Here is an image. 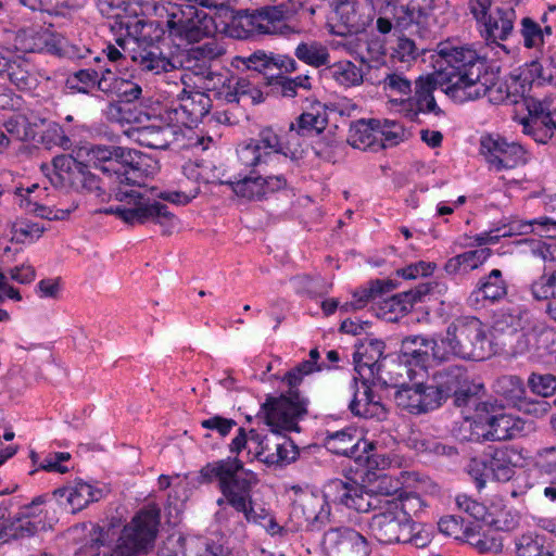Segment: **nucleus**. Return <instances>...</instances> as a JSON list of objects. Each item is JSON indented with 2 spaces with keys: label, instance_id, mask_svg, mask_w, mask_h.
Listing matches in <instances>:
<instances>
[{
  "label": "nucleus",
  "instance_id": "obj_28",
  "mask_svg": "<svg viewBox=\"0 0 556 556\" xmlns=\"http://www.w3.org/2000/svg\"><path fill=\"white\" fill-rule=\"evenodd\" d=\"M195 75L204 80V88L213 96L226 103H239L236 77L224 76L203 65L197 66Z\"/></svg>",
  "mask_w": 556,
  "mask_h": 556
},
{
  "label": "nucleus",
  "instance_id": "obj_15",
  "mask_svg": "<svg viewBox=\"0 0 556 556\" xmlns=\"http://www.w3.org/2000/svg\"><path fill=\"white\" fill-rule=\"evenodd\" d=\"M269 427L271 431L266 435L260 432H252V443H255L254 458L267 466H287L293 463L299 456V448L290 438L282 435L280 432L299 431L300 428Z\"/></svg>",
  "mask_w": 556,
  "mask_h": 556
},
{
  "label": "nucleus",
  "instance_id": "obj_47",
  "mask_svg": "<svg viewBox=\"0 0 556 556\" xmlns=\"http://www.w3.org/2000/svg\"><path fill=\"white\" fill-rule=\"evenodd\" d=\"M11 232L16 243L34 242L42 236L45 227L28 219H18L12 224Z\"/></svg>",
  "mask_w": 556,
  "mask_h": 556
},
{
  "label": "nucleus",
  "instance_id": "obj_23",
  "mask_svg": "<svg viewBox=\"0 0 556 556\" xmlns=\"http://www.w3.org/2000/svg\"><path fill=\"white\" fill-rule=\"evenodd\" d=\"M430 384H402L393 395L396 406L409 414L420 415L438 408L439 402Z\"/></svg>",
  "mask_w": 556,
  "mask_h": 556
},
{
  "label": "nucleus",
  "instance_id": "obj_13",
  "mask_svg": "<svg viewBox=\"0 0 556 556\" xmlns=\"http://www.w3.org/2000/svg\"><path fill=\"white\" fill-rule=\"evenodd\" d=\"M519 459L520 454L516 450L503 446L481 457L471 458L465 470L475 481L477 488L482 489L488 481H509L515 475Z\"/></svg>",
  "mask_w": 556,
  "mask_h": 556
},
{
  "label": "nucleus",
  "instance_id": "obj_1",
  "mask_svg": "<svg viewBox=\"0 0 556 556\" xmlns=\"http://www.w3.org/2000/svg\"><path fill=\"white\" fill-rule=\"evenodd\" d=\"M90 160L108 179L110 197L117 204L103 210L105 214L116 215L129 225H142L153 222L162 227L164 235H170L178 226V218L168 211L167 205L156 201L153 191L140 192L129 188L140 186L144 169L141 168V154L128 148L92 146Z\"/></svg>",
  "mask_w": 556,
  "mask_h": 556
},
{
  "label": "nucleus",
  "instance_id": "obj_24",
  "mask_svg": "<svg viewBox=\"0 0 556 556\" xmlns=\"http://www.w3.org/2000/svg\"><path fill=\"white\" fill-rule=\"evenodd\" d=\"M433 0H386L382 14L394 21V27L407 29L413 24L422 23V18L432 9Z\"/></svg>",
  "mask_w": 556,
  "mask_h": 556
},
{
  "label": "nucleus",
  "instance_id": "obj_16",
  "mask_svg": "<svg viewBox=\"0 0 556 556\" xmlns=\"http://www.w3.org/2000/svg\"><path fill=\"white\" fill-rule=\"evenodd\" d=\"M438 73L419 76L415 81V93L401 102L402 111L410 121L417 122L420 113H432L435 116L443 115V111L437 104L433 91L440 88L445 93L446 83L439 81Z\"/></svg>",
  "mask_w": 556,
  "mask_h": 556
},
{
  "label": "nucleus",
  "instance_id": "obj_2",
  "mask_svg": "<svg viewBox=\"0 0 556 556\" xmlns=\"http://www.w3.org/2000/svg\"><path fill=\"white\" fill-rule=\"evenodd\" d=\"M128 35L116 38L114 45L109 43L102 50L113 72H119L127 58L141 71L154 75L185 66L184 55H165L157 46L163 37V29L157 23L138 20L132 28L128 27Z\"/></svg>",
  "mask_w": 556,
  "mask_h": 556
},
{
  "label": "nucleus",
  "instance_id": "obj_21",
  "mask_svg": "<svg viewBox=\"0 0 556 556\" xmlns=\"http://www.w3.org/2000/svg\"><path fill=\"white\" fill-rule=\"evenodd\" d=\"M497 70L491 66L475 85H483L480 94L476 100L481 97H488V100L493 104H519V98L526 92V85L520 81V77H511L510 81H498Z\"/></svg>",
  "mask_w": 556,
  "mask_h": 556
},
{
  "label": "nucleus",
  "instance_id": "obj_7",
  "mask_svg": "<svg viewBox=\"0 0 556 556\" xmlns=\"http://www.w3.org/2000/svg\"><path fill=\"white\" fill-rule=\"evenodd\" d=\"M300 141L301 134L295 129L293 123L286 134L285 141L271 128H265L260 131L257 138L239 144L237 149L238 160L243 166L285 163L287 159L299 160L303 154Z\"/></svg>",
  "mask_w": 556,
  "mask_h": 556
},
{
  "label": "nucleus",
  "instance_id": "obj_62",
  "mask_svg": "<svg viewBox=\"0 0 556 556\" xmlns=\"http://www.w3.org/2000/svg\"><path fill=\"white\" fill-rule=\"evenodd\" d=\"M189 556H230L228 547L217 542L190 540Z\"/></svg>",
  "mask_w": 556,
  "mask_h": 556
},
{
  "label": "nucleus",
  "instance_id": "obj_29",
  "mask_svg": "<svg viewBox=\"0 0 556 556\" xmlns=\"http://www.w3.org/2000/svg\"><path fill=\"white\" fill-rule=\"evenodd\" d=\"M327 448L337 455H343L348 457L361 458L362 455L358 452L362 450L367 454L366 459L369 460L371 455L369 451L374 448L371 442L362 441L354 433L348 430L328 432L326 437Z\"/></svg>",
  "mask_w": 556,
  "mask_h": 556
},
{
  "label": "nucleus",
  "instance_id": "obj_34",
  "mask_svg": "<svg viewBox=\"0 0 556 556\" xmlns=\"http://www.w3.org/2000/svg\"><path fill=\"white\" fill-rule=\"evenodd\" d=\"M492 251L489 248L466 251L454 257H451L444 266L448 274H457L459 271H469L478 268L491 256Z\"/></svg>",
  "mask_w": 556,
  "mask_h": 556
},
{
  "label": "nucleus",
  "instance_id": "obj_26",
  "mask_svg": "<svg viewBox=\"0 0 556 556\" xmlns=\"http://www.w3.org/2000/svg\"><path fill=\"white\" fill-rule=\"evenodd\" d=\"M516 12L510 7L496 8L489 16L482 22L483 29L481 30L482 37L490 43H495L498 48L508 53L506 47L498 41L506 40L514 30L516 21Z\"/></svg>",
  "mask_w": 556,
  "mask_h": 556
},
{
  "label": "nucleus",
  "instance_id": "obj_48",
  "mask_svg": "<svg viewBox=\"0 0 556 556\" xmlns=\"http://www.w3.org/2000/svg\"><path fill=\"white\" fill-rule=\"evenodd\" d=\"M522 125L525 132L532 136L539 143H546L556 130L551 116L539 117V119H523Z\"/></svg>",
  "mask_w": 556,
  "mask_h": 556
},
{
  "label": "nucleus",
  "instance_id": "obj_51",
  "mask_svg": "<svg viewBox=\"0 0 556 556\" xmlns=\"http://www.w3.org/2000/svg\"><path fill=\"white\" fill-rule=\"evenodd\" d=\"M405 136L404 128L394 121H379L378 141L379 149L394 147L400 143Z\"/></svg>",
  "mask_w": 556,
  "mask_h": 556
},
{
  "label": "nucleus",
  "instance_id": "obj_22",
  "mask_svg": "<svg viewBox=\"0 0 556 556\" xmlns=\"http://www.w3.org/2000/svg\"><path fill=\"white\" fill-rule=\"evenodd\" d=\"M52 496L64 510L76 514L89 504L100 501L104 496V490L83 480H76L54 490Z\"/></svg>",
  "mask_w": 556,
  "mask_h": 556
},
{
  "label": "nucleus",
  "instance_id": "obj_3",
  "mask_svg": "<svg viewBox=\"0 0 556 556\" xmlns=\"http://www.w3.org/2000/svg\"><path fill=\"white\" fill-rule=\"evenodd\" d=\"M329 501L367 513L378 506L380 496L366 491L354 480L334 479L325 485L323 495L309 494L295 502L291 516L298 519L300 527H305L308 531H319L330 523Z\"/></svg>",
  "mask_w": 556,
  "mask_h": 556
},
{
  "label": "nucleus",
  "instance_id": "obj_43",
  "mask_svg": "<svg viewBox=\"0 0 556 556\" xmlns=\"http://www.w3.org/2000/svg\"><path fill=\"white\" fill-rule=\"evenodd\" d=\"M37 189H39L37 185H33L31 188H27L28 198L25 199L24 204L26 211L48 220H62L70 215L68 210L55 208L48 204L38 203V195L31 198V193H34Z\"/></svg>",
  "mask_w": 556,
  "mask_h": 556
},
{
  "label": "nucleus",
  "instance_id": "obj_33",
  "mask_svg": "<svg viewBox=\"0 0 556 556\" xmlns=\"http://www.w3.org/2000/svg\"><path fill=\"white\" fill-rule=\"evenodd\" d=\"M3 75H7L9 80L23 91L34 90L38 86V78L34 66L21 56L10 59Z\"/></svg>",
  "mask_w": 556,
  "mask_h": 556
},
{
  "label": "nucleus",
  "instance_id": "obj_58",
  "mask_svg": "<svg viewBox=\"0 0 556 556\" xmlns=\"http://www.w3.org/2000/svg\"><path fill=\"white\" fill-rule=\"evenodd\" d=\"M549 224L555 225V223H553L548 218H545L543 220L533 219L531 222L514 219L507 225L496 228V232H501L500 236H502L503 238L521 236L530 233L534 225L546 226Z\"/></svg>",
  "mask_w": 556,
  "mask_h": 556
},
{
  "label": "nucleus",
  "instance_id": "obj_38",
  "mask_svg": "<svg viewBox=\"0 0 556 556\" xmlns=\"http://www.w3.org/2000/svg\"><path fill=\"white\" fill-rule=\"evenodd\" d=\"M391 281L371 280L367 285L353 292L352 305L355 308H364L369 302L381 299L393 289Z\"/></svg>",
  "mask_w": 556,
  "mask_h": 556
},
{
  "label": "nucleus",
  "instance_id": "obj_64",
  "mask_svg": "<svg viewBox=\"0 0 556 556\" xmlns=\"http://www.w3.org/2000/svg\"><path fill=\"white\" fill-rule=\"evenodd\" d=\"M556 270L551 275H542L531 285V293L535 300H551L555 294Z\"/></svg>",
  "mask_w": 556,
  "mask_h": 556
},
{
  "label": "nucleus",
  "instance_id": "obj_19",
  "mask_svg": "<svg viewBox=\"0 0 556 556\" xmlns=\"http://www.w3.org/2000/svg\"><path fill=\"white\" fill-rule=\"evenodd\" d=\"M211 106V97L205 92L184 89L178 94L177 103H173L167 111L168 119L178 126L191 127L208 114Z\"/></svg>",
  "mask_w": 556,
  "mask_h": 556
},
{
  "label": "nucleus",
  "instance_id": "obj_52",
  "mask_svg": "<svg viewBox=\"0 0 556 556\" xmlns=\"http://www.w3.org/2000/svg\"><path fill=\"white\" fill-rule=\"evenodd\" d=\"M467 542L475 547L479 553H501L503 549V540L497 534H476L470 531L467 534Z\"/></svg>",
  "mask_w": 556,
  "mask_h": 556
},
{
  "label": "nucleus",
  "instance_id": "obj_18",
  "mask_svg": "<svg viewBox=\"0 0 556 556\" xmlns=\"http://www.w3.org/2000/svg\"><path fill=\"white\" fill-rule=\"evenodd\" d=\"M321 547L326 556H368L367 539L349 527L330 528L324 533Z\"/></svg>",
  "mask_w": 556,
  "mask_h": 556
},
{
  "label": "nucleus",
  "instance_id": "obj_60",
  "mask_svg": "<svg viewBox=\"0 0 556 556\" xmlns=\"http://www.w3.org/2000/svg\"><path fill=\"white\" fill-rule=\"evenodd\" d=\"M543 542L534 533H525L516 540V553L518 556H541Z\"/></svg>",
  "mask_w": 556,
  "mask_h": 556
},
{
  "label": "nucleus",
  "instance_id": "obj_9",
  "mask_svg": "<svg viewBox=\"0 0 556 556\" xmlns=\"http://www.w3.org/2000/svg\"><path fill=\"white\" fill-rule=\"evenodd\" d=\"M420 505V498L417 495H405L393 498H381L375 509V514L369 522V535L381 544H399L404 538H407L409 509Z\"/></svg>",
  "mask_w": 556,
  "mask_h": 556
},
{
  "label": "nucleus",
  "instance_id": "obj_6",
  "mask_svg": "<svg viewBox=\"0 0 556 556\" xmlns=\"http://www.w3.org/2000/svg\"><path fill=\"white\" fill-rule=\"evenodd\" d=\"M160 519V507L154 503H149L134 516L129 523L124 526L112 548H109L113 540L110 531L94 528L90 534L91 549L99 556L147 555L154 547Z\"/></svg>",
  "mask_w": 556,
  "mask_h": 556
},
{
  "label": "nucleus",
  "instance_id": "obj_31",
  "mask_svg": "<svg viewBox=\"0 0 556 556\" xmlns=\"http://www.w3.org/2000/svg\"><path fill=\"white\" fill-rule=\"evenodd\" d=\"M54 175L50 178L51 184L60 187H70L76 190L81 185L84 172L87 168L70 154L58 155L53 159Z\"/></svg>",
  "mask_w": 556,
  "mask_h": 556
},
{
  "label": "nucleus",
  "instance_id": "obj_20",
  "mask_svg": "<svg viewBox=\"0 0 556 556\" xmlns=\"http://www.w3.org/2000/svg\"><path fill=\"white\" fill-rule=\"evenodd\" d=\"M481 152L490 167L495 170L515 168L526 162V151L516 142H508L505 139L492 136L481 139Z\"/></svg>",
  "mask_w": 556,
  "mask_h": 556
},
{
  "label": "nucleus",
  "instance_id": "obj_25",
  "mask_svg": "<svg viewBox=\"0 0 556 556\" xmlns=\"http://www.w3.org/2000/svg\"><path fill=\"white\" fill-rule=\"evenodd\" d=\"M348 392L352 395L349 402L350 412L362 418L382 419L386 416V409L379 399H376L371 388L366 380L353 378L348 383Z\"/></svg>",
  "mask_w": 556,
  "mask_h": 556
},
{
  "label": "nucleus",
  "instance_id": "obj_35",
  "mask_svg": "<svg viewBox=\"0 0 556 556\" xmlns=\"http://www.w3.org/2000/svg\"><path fill=\"white\" fill-rule=\"evenodd\" d=\"M324 72L343 87L359 86L364 80L362 67L349 60L336 62L327 66Z\"/></svg>",
  "mask_w": 556,
  "mask_h": 556
},
{
  "label": "nucleus",
  "instance_id": "obj_41",
  "mask_svg": "<svg viewBox=\"0 0 556 556\" xmlns=\"http://www.w3.org/2000/svg\"><path fill=\"white\" fill-rule=\"evenodd\" d=\"M426 342L427 338L422 336H408L404 338L400 350L404 361L415 365H425L428 361Z\"/></svg>",
  "mask_w": 556,
  "mask_h": 556
},
{
  "label": "nucleus",
  "instance_id": "obj_32",
  "mask_svg": "<svg viewBox=\"0 0 556 556\" xmlns=\"http://www.w3.org/2000/svg\"><path fill=\"white\" fill-rule=\"evenodd\" d=\"M378 128L379 119H359L351 125L348 142L356 149L377 151L379 149Z\"/></svg>",
  "mask_w": 556,
  "mask_h": 556
},
{
  "label": "nucleus",
  "instance_id": "obj_12",
  "mask_svg": "<svg viewBox=\"0 0 556 556\" xmlns=\"http://www.w3.org/2000/svg\"><path fill=\"white\" fill-rule=\"evenodd\" d=\"M288 10L283 5L264 7L253 12H238L229 24V34L243 39L254 35L285 34Z\"/></svg>",
  "mask_w": 556,
  "mask_h": 556
},
{
  "label": "nucleus",
  "instance_id": "obj_63",
  "mask_svg": "<svg viewBox=\"0 0 556 556\" xmlns=\"http://www.w3.org/2000/svg\"><path fill=\"white\" fill-rule=\"evenodd\" d=\"M534 466L541 475L556 476V445L539 450L534 456Z\"/></svg>",
  "mask_w": 556,
  "mask_h": 556
},
{
  "label": "nucleus",
  "instance_id": "obj_36",
  "mask_svg": "<svg viewBox=\"0 0 556 556\" xmlns=\"http://www.w3.org/2000/svg\"><path fill=\"white\" fill-rule=\"evenodd\" d=\"M294 55L301 62L313 67L327 65L330 61L328 48L316 40L302 41L299 43L294 50Z\"/></svg>",
  "mask_w": 556,
  "mask_h": 556
},
{
  "label": "nucleus",
  "instance_id": "obj_4",
  "mask_svg": "<svg viewBox=\"0 0 556 556\" xmlns=\"http://www.w3.org/2000/svg\"><path fill=\"white\" fill-rule=\"evenodd\" d=\"M435 52L439 81L447 84L445 94L458 103L476 100L484 89L483 85L475 84L491 67L486 58L471 46L450 41L440 42Z\"/></svg>",
  "mask_w": 556,
  "mask_h": 556
},
{
  "label": "nucleus",
  "instance_id": "obj_55",
  "mask_svg": "<svg viewBox=\"0 0 556 556\" xmlns=\"http://www.w3.org/2000/svg\"><path fill=\"white\" fill-rule=\"evenodd\" d=\"M527 383L532 393L542 397H549L556 393L555 375L532 372Z\"/></svg>",
  "mask_w": 556,
  "mask_h": 556
},
{
  "label": "nucleus",
  "instance_id": "obj_56",
  "mask_svg": "<svg viewBox=\"0 0 556 556\" xmlns=\"http://www.w3.org/2000/svg\"><path fill=\"white\" fill-rule=\"evenodd\" d=\"M521 103L528 111L529 115L525 119H535L543 116H552L555 110L556 101L554 99H544L543 101L533 98H519Z\"/></svg>",
  "mask_w": 556,
  "mask_h": 556
},
{
  "label": "nucleus",
  "instance_id": "obj_10",
  "mask_svg": "<svg viewBox=\"0 0 556 556\" xmlns=\"http://www.w3.org/2000/svg\"><path fill=\"white\" fill-rule=\"evenodd\" d=\"M305 376L296 369L289 370L282 381L289 390L279 397H269L262 405L265 420L268 426H278L285 429H296L299 420L306 414L307 401L301 396L298 386Z\"/></svg>",
  "mask_w": 556,
  "mask_h": 556
},
{
  "label": "nucleus",
  "instance_id": "obj_49",
  "mask_svg": "<svg viewBox=\"0 0 556 556\" xmlns=\"http://www.w3.org/2000/svg\"><path fill=\"white\" fill-rule=\"evenodd\" d=\"M292 283L299 293L309 296L323 295L329 291L331 283L325 281L320 276L298 275L292 278Z\"/></svg>",
  "mask_w": 556,
  "mask_h": 556
},
{
  "label": "nucleus",
  "instance_id": "obj_61",
  "mask_svg": "<svg viewBox=\"0 0 556 556\" xmlns=\"http://www.w3.org/2000/svg\"><path fill=\"white\" fill-rule=\"evenodd\" d=\"M115 96L124 103H131L140 99L142 88L139 84L122 77L115 79Z\"/></svg>",
  "mask_w": 556,
  "mask_h": 556
},
{
  "label": "nucleus",
  "instance_id": "obj_59",
  "mask_svg": "<svg viewBox=\"0 0 556 556\" xmlns=\"http://www.w3.org/2000/svg\"><path fill=\"white\" fill-rule=\"evenodd\" d=\"M190 540L182 535H170L156 552V556H189Z\"/></svg>",
  "mask_w": 556,
  "mask_h": 556
},
{
  "label": "nucleus",
  "instance_id": "obj_11",
  "mask_svg": "<svg viewBox=\"0 0 556 556\" xmlns=\"http://www.w3.org/2000/svg\"><path fill=\"white\" fill-rule=\"evenodd\" d=\"M451 353L468 359H484L491 354L488 327L477 317H460L447 327Z\"/></svg>",
  "mask_w": 556,
  "mask_h": 556
},
{
  "label": "nucleus",
  "instance_id": "obj_5",
  "mask_svg": "<svg viewBox=\"0 0 556 556\" xmlns=\"http://www.w3.org/2000/svg\"><path fill=\"white\" fill-rule=\"evenodd\" d=\"M218 482L222 497L217 500L219 509L231 507L242 513L247 522H258L254 509L252 490L258 483L257 476L244 468L238 456L214 460L203 466L199 472L200 483Z\"/></svg>",
  "mask_w": 556,
  "mask_h": 556
},
{
  "label": "nucleus",
  "instance_id": "obj_30",
  "mask_svg": "<svg viewBox=\"0 0 556 556\" xmlns=\"http://www.w3.org/2000/svg\"><path fill=\"white\" fill-rule=\"evenodd\" d=\"M490 431L484 434L490 441L511 440L525 430V421L511 414L500 412L493 404L489 410Z\"/></svg>",
  "mask_w": 556,
  "mask_h": 556
},
{
  "label": "nucleus",
  "instance_id": "obj_39",
  "mask_svg": "<svg viewBox=\"0 0 556 556\" xmlns=\"http://www.w3.org/2000/svg\"><path fill=\"white\" fill-rule=\"evenodd\" d=\"M496 394L502 396L509 405L516 406L523 395L526 388L523 381L514 375H505L498 377L493 384Z\"/></svg>",
  "mask_w": 556,
  "mask_h": 556
},
{
  "label": "nucleus",
  "instance_id": "obj_8",
  "mask_svg": "<svg viewBox=\"0 0 556 556\" xmlns=\"http://www.w3.org/2000/svg\"><path fill=\"white\" fill-rule=\"evenodd\" d=\"M160 21L157 23L167 31L169 37L187 41L199 42L215 33V23L206 12L192 4L167 3L155 8Z\"/></svg>",
  "mask_w": 556,
  "mask_h": 556
},
{
  "label": "nucleus",
  "instance_id": "obj_44",
  "mask_svg": "<svg viewBox=\"0 0 556 556\" xmlns=\"http://www.w3.org/2000/svg\"><path fill=\"white\" fill-rule=\"evenodd\" d=\"M265 77L252 74L250 77H236V85L240 101H249L251 104H258L264 101V93L260 89L261 81Z\"/></svg>",
  "mask_w": 556,
  "mask_h": 556
},
{
  "label": "nucleus",
  "instance_id": "obj_57",
  "mask_svg": "<svg viewBox=\"0 0 556 556\" xmlns=\"http://www.w3.org/2000/svg\"><path fill=\"white\" fill-rule=\"evenodd\" d=\"M328 124L325 112H304L296 119V130L301 134L304 131L321 132Z\"/></svg>",
  "mask_w": 556,
  "mask_h": 556
},
{
  "label": "nucleus",
  "instance_id": "obj_40",
  "mask_svg": "<svg viewBox=\"0 0 556 556\" xmlns=\"http://www.w3.org/2000/svg\"><path fill=\"white\" fill-rule=\"evenodd\" d=\"M520 35L526 48H539L544 43L545 36L552 35V25L542 26L531 17L520 21Z\"/></svg>",
  "mask_w": 556,
  "mask_h": 556
},
{
  "label": "nucleus",
  "instance_id": "obj_37",
  "mask_svg": "<svg viewBox=\"0 0 556 556\" xmlns=\"http://www.w3.org/2000/svg\"><path fill=\"white\" fill-rule=\"evenodd\" d=\"M255 172H251L250 175L235 177L233 179L223 180L220 184L231 186L232 191L242 198L249 200H261L264 198V191L261 181V175H254Z\"/></svg>",
  "mask_w": 556,
  "mask_h": 556
},
{
  "label": "nucleus",
  "instance_id": "obj_42",
  "mask_svg": "<svg viewBox=\"0 0 556 556\" xmlns=\"http://www.w3.org/2000/svg\"><path fill=\"white\" fill-rule=\"evenodd\" d=\"M271 55L257 50L249 55L233 56L230 64L238 71H252L253 74L261 75L263 71L271 66Z\"/></svg>",
  "mask_w": 556,
  "mask_h": 556
},
{
  "label": "nucleus",
  "instance_id": "obj_14",
  "mask_svg": "<svg viewBox=\"0 0 556 556\" xmlns=\"http://www.w3.org/2000/svg\"><path fill=\"white\" fill-rule=\"evenodd\" d=\"M433 382L430 384L432 391L439 402L442 404L447 397L453 396L457 406H469L478 401L476 397L475 386L467 374L464 366L452 365L445 367L433 375Z\"/></svg>",
  "mask_w": 556,
  "mask_h": 556
},
{
  "label": "nucleus",
  "instance_id": "obj_53",
  "mask_svg": "<svg viewBox=\"0 0 556 556\" xmlns=\"http://www.w3.org/2000/svg\"><path fill=\"white\" fill-rule=\"evenodd\" d=\"M384 343L381 340L369 339L367 343L362 344L358 354L364 357L363 364L370 368L374 374L375 370L379 372L381 365L380 358L383 356Z\"/></svg>",
  "mask_w": 556,
  "mask_h": 556
},
{
  "label": "nucleus",
  "instance_id": "obj_54",
  "mask_svg": "<svg viewBox=\"0 0 556 556\" xmlns=\"http://www.w3.org/2000/svg\"><path fill=\"white\" fill-rule=\"evenodd\" d=\"M225 53L224 47L220 45L210 41L204 45L190 49L187 53H175V55H184L185 66L181 68H190L189 63L191 62L190 56L193 59L215 60ZM170 55H174L172 53Z\"/></svg>",
  "mask_w": 556,
  "mask_h": 556
},
{
  "label": "nucleus",
  "instance_id": "obj_27",
  "mask_svg": "<svg viewBox=\"0 0 556 556\" xmlns=\"http://www.w3.org/2000/svg\"><path fill=\"white\" fill-rule=\"evenodd\" d=\"M507 290L508 283L502 270L495 268L477 281L476 288L471 291L467 301L473 307L480 306L481 301L495 303L507 295Z\"/></svg>",
  "mask_w": 556,
  "mask_h": 556
},
{
  "label": "nucleus",
  "instance_id": "obj_46",
  "mask_svg": "<svg viewBox=\"0 0 556 556\" xmlns=\"http://www.w3.org/2000/svg\"><path fill=\"white\" fill-rule=\"evenodd\" d=\"M98 70L83 68L70 74L66 78V87L73 91L90 94L96 88Z\"/></svg>",
  "mask_w": 556,
  "mask_h": 556
},
{
  "label": "nucleus",
  "instance_id": "obj_17",
  "mask_svg": "<svg viewBox=\"0 0 556 556\" xmlns=\"http://www.w3.org/2000/svg\"><path fill=\"white\" fill-rule=\"evenodd\" d=\"M132 137L140 146L149 149L182 150L192 144L185 142V131L181 126L176 125L174 122L168 124L153 123L137 127L132 130Z\"/></svg>",
  "mask_w": 556,
  "mask_h": 556
},
{
  "label": "nucleus",
  "instance_id": "obj_45",
  "mask_svg": "<svg viewBox=\"0 0 556 556\" xmlns=\"http://www.w3.org/2000/svg\"><path fill=\"white\" fill-rule=\"evenodd\" d=\"M469 406L475 407L473 421L471 427V440L489 441L484 435L490 431L489 427V410L493 408V403L476 401Z\"/></svg>",
  "mask_w": 556,
  "mask_h": 556
},
{
  "label": "nucleus",
  "instance_id": "obj_50",
  "mask_svg": "<svg viewBox=\"0 0 556 556\" xmlns=\"http://www.w3.org/2000/svg\"><path fill=\"white\" fill-rule=\"evenodd\" d=\"M37 523L27 518L17 516L13 521L3 526V534L1 535V539L8 542L11 540L29 538L37 532Z\"/></svg>",
  "mask_w": 556,
  "mask_h": 556
}]
</instances>
